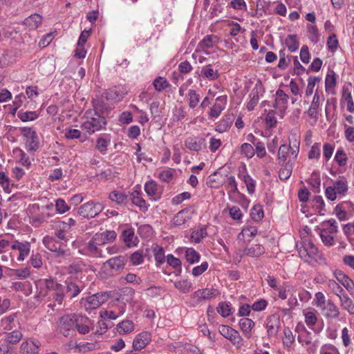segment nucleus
<instances>
[{"label": "nucleus", "instance_id": "dca6fc26", "mask_svg": "<svg viewBox=\"0 0 354 354\" xmlns=\"http://www.w3.org/2000/svg\"><path fill=\"white\" fill-rule=\"evenodd\" d=\"M75 330H77L80 334L85 335L90 331V325L91 322L90 319L86 316L76 314Z\"/></svg>", "mask_w": 354, "mask_h": 354}, {"label": "nucleus", "instance_id": "cd10ccee", "mask_svg": "<svg viewBox=\"0 0 354 354\" xmlns=\"http://www.w3.org/2000/svg\"><path fill=\"white\" fill-rule=\"evenodd\" d=\"M339 303L341 307L346 310L350 315H354V302L349 297V296L345 293L342 296H339Z\"/></svg>", "mask_w": 354, "mask_h": 354}, {"label": "nucleus", "instance_id": "ddd939ff", "mask_svg": "<svg viewBox=\"0 0 354 354\" xmlns=\"http://www.w3.org/2000/svg\"><path fill=\"white\" fill-rule=\"evenodd\" d=\"M127 93V91L124 88L114 87L106 90L102 94V99L104 98L107 101L116 102L122 100Z\"/></svg>", "mask_w": 354, "mask_h": 354}, {"label": "nucleus", "instance_id": "2eb2a0df", "mask_svg": "<svg viewBox=\"0 0 354 354\" xmlns=\"http://www.w3.org/2000/svg\"><path fill=\"white\" fill-rule=\"evenodd\" d=\"M151 337L149 332L144 331L138 334L133 341V348L135 351H140L151 342Z\"/></svg>", "mask_w": 354, "mask_h": 354}, {"label": "nucleus", "instance_id": "a19ab883", "mask_svg": "<svg viewBox=\"0 0 354 354\" xmlns=\"http://www.w3.org/2000/svg\"><path fill=\"white\" fill-rule=\"evenodd\" d=\"M219 39L214 35H206L200 42L199 45L202 48H210L218 43Z\"/></svg>", "mask_w": 354, "mask_h": 354}, {"label": "nucleus", "instance_id": "6e6d98bb", "mask_svg": "<svg viewBox=\"0 0 354 354\" xmlns=\"http://www.w3.org/2000/svg\"><path fill=\"white\" fill-rule=\"evenodd\" d=\"M342 100L347 104V109L349 112H354V103L351 92L344 89L342 93Z\"/></svg>", "mask_w": 354, "mask_h": 354}, {"label": "nucleus", "instance_id": "e433bc0d", "mask_svg": "<svg viewBox=\"0 0 354 354\" xmlns=\"http://www.w3.org/2000/svg\"><path fill=\"white\" fill-rule=\"evenodd\" d=\"M186 98L188 102L189 108L194 109L198 106L200 102L201 96L196 90L189 89L187 94L186 95Z\"/></svg>", "mask_w": 354, "mask_h": 354}, {"label": "nucleus", "instance_id": "6e6552de", "mask_svg": "<svg viewBox=\"0 0 354 354\" xmlns=\"http://www.w3.org/2000/svg\"><path fill=\"white\" fill-rule=\"evenodd\" d=\"M22 132L25 138L26 149L28 151H35L39 146V138L36 132L28 127L23 128Z\"/></svg>", "mask_w": 354, "mask_h": 354}, {"label": "nucleus", "instance_id": "393cba45", "mask_svg": "<svg viewBox=\"0 0 354 354\" xmlns=\"http://www.w3.org/2000/svg\"><path fill=\"white\" fill-rule=\"evenodd\" d=\"M201 74L209 80H215L218 78V68L212 64L204 66L201 69Z\"/></svg>", "mask_w": 354, "mask_h": 354}, {"label": "nucleus", "instance_id": "2f4dec72", "mask_svg": "<svg viewBox=\"0 0 354 354\" xmlns=\"http://www.w3.org/2000/svg\"><path fill=\"white\" fill-rule=\"evenodd\" d=\"M122 237L127 247L130 248L136 245V241L137 239L133 229L128 228L123 230Z\"/></svg>", "mask_w": 354, "mask_h": 354}, {"label": "nucleus", "instance_id": "f3484780", "mask_svg": "<svg viewBox=\"0 0 354 354\" xmlns=\"http://www.w3.org/2000/svg\"><path fill=\"white\" fill-rule=\"evenodd\" d=\"M127 261L126 256L120 255L108 259L104 263V266L109 267L112 270L120 271L124 268Z\"/></svg>", "mask_w": 354, "mask_h": 354}, {"label": "nucleus", "instance_id": "864d4df0", "mask_svg": "<svg viewBox=\"0 0 354 354\" xmlns=\"http://www.w3.org/2000/svg\"><path fill=\"white\" fill-rule=\"evenodd\" d=\"M207 235L206 228L201 227L199 230L192 232L191 234V239L193 242L196 243H200L201 241Z\"/></svg>", "mask_w": 354, "mask_h": 354}, {"label": "nucleus", "instance_id": "774afa93", "mask_svg": "<svg viewBox=\"0 0 354 354\" xmlns=\"http://www.w3.org/2000/svg\"><path fill=\"white\" fill-rule=\"evenodd\" d=\"M308 157L309 159H319L320 157V144L315 143L308 152Z\"/></svg>", "mask_w": 354, "mask_h": 354}, {"label": "nucleus", "instance_id": "6ab92c4d", "mask_svg": "<svg viewBox=\"0 0 354 354\" xmlns=\"http://www.w3.org/2000/svg\"><path fill=\"white\" fill-rule=\"evenodd\" d=\"M219 294L218 290L214 288H205L198 290L194 293V297L197 299L198 301L203 300H209L216 297Z\"/></svg>", "mask_w": 354, "mask_h": 354}, {"label": "nucleus", "instance_id": "39448f33", "mask_svg": "<svg viewBox=\"0 0 354 354\" xmlns=\"http://www.w3.org/2000/svg\"><path fill=\"white\" fill-rule=\"evenodd\" d=\"M104 205L94 201L82 204L77 209V214L84 218H93L100 214L104 209Z\"/></svg>", "mask_w": 354, "mask_h": 354}, {"label": "nucleus", "instance_id": "58836bf2", "mask_svg": "<svg viewBox=\"0 0 354 354\" xmlns=\"http://www.w3.org/2000/svg\"><path fill=\"white\" fill-rule=\"evenodd\" d=\"M41 16L38 14H34L27 17L24 21V24L30 29H36L41 23Z\"/></svg>", "mask_w": 354, "mask_h": 354}, {"label": "nucleus", "instance_id": "3c124183", "mask_svg": "<svg viewBox=\"0 0 354 354\" xmlns=\"http://www.w3.org/2000/svg\"><path fill=\"white\" fill-rule=\"evenodd\" d=\"M153 253L155 257V260L158 264H162L165 262V252L162 247L156 245L153 248Z\"/></svg>", "mask_w": 354, "mask_h": 354}, {"label": "nucleus", "instance_id": "20e7f679", "mask_svg": "<svg viewBox=\"0 0 354 354\" xmlns=\"http://www.w3.org/2000/svg\"><path fill=\"white\" fill-rule=\"evenodd\" d=\"M76 314L71 313L62 316L57 322V327L60 333L64 337L75 335V325Z\"/></svg>", "mask_w": 354, "mask_h": 354}, {"label": "nucleus", "instance_id": "a878e982", "mask_svg": "<svg viewBox=\"0 0 354 354\" xmlns=\"http://www.w3.org/2000/svg\"><path fill=\"white\" fill-rule=\"evenodd\" d=\"M191 218L190 211L187 209H184L178 212L173 218V223L176 226H180L185 224L188 220Z\"/></svg>", "mask_w": 354, "mask_h": 354}, {"label": "nucleus", "instance_id": "bb28decb", "mask_svg": "<svg viewBox=\"0 0 354 354\" xmlns=\"http://www.w3.org/2000/svg\"><path fill=\"white\" fill-rule=\"evenodd\" d=\"M281 167L279 171V177L282 180H286L290 178L292 171V160H288L286 163H281Z\"/></svg>", "mask_w": 354, "mask_h": 354}, {"label": "nucleus", "instance_id": "bf43d9fd", "mask_svg": "<svg viewBox=\"0 0 354 354\" xmlns=\"http://www.w3.org/2000/svg\"><path fill=\"white\" fill-rule=\"evenodd\" d=\"M28 263L35 268H41L43 265L41 255L39 253H32Z\"/></svg>", "mask_w": 354, "mask_h": 354}, {"label": "nucleus", "instance_id": "412c9836", "mask_svg": "<svg viewBox=\"0 0 354 354\" xmlns=\"http://www.w3.org/2000/svg\"><path fill=\"white\" fill-rule=\"evenodd\" d=\"M65 285V290L71 294V298L77 297L84 288L81 281L77 283L71 280H66Z\"/></svg>", "mask_w": 354, "mask_h": 354}, {"label": "nucleus", "instance_id": "9d476101", "mask_svg": "<svg viewBox=\"0 0 354 354\" xmlns=\"http://www.w3.org/2000/svg\"><path fill=\"white\" fill-rule=\"evenodd\" d=\"M108 299L109 295L106 292H97L86 297L84 306L86 309H95L105 303Z\"/></svg>", "mask_w": 354, "mask_h": 354}, {"label": "nucleus", "instance_id": "0eeeda50", "mask_svg": "<svg viewBox=\"0 0 354 354\" xmlns=\"http://www.w3.org/2000/svg\"><path fill=\"white\" fill-rule=\"evenodd\" d=\"M218 331L224 337L230 339L236 348H239L243 345V339L236 330L229 326L221 325Z\"/></svg>", "mask_w": 354, "mask_h": 354}, {"label": "nucleus", "instance_id": "f704fd0d", "mask_svg": "<svg viewBox=\"0 0 354 354\" xmlns=\"http://www.w3.org/2000/svg\"><path fill=\"white\" fill-rule=\"evenodd\" d=\"M232 123L233 118L230 115L225 116L218 122L215 129L219 133L226 132L230 129Z\"/></svg>", "mask_w": 354, "mask_h": 354}, {"label": "nucleus", "instance_id": "b1692460", "mask_svg": "<svg viewBox=\"0 0 354 354\" xmlns=\"http://www.w3.org/2000/svg\"><path fill=\"white\" fill-rule=\"evenodd\" d=\"M279 324V319L276 315H272L267 319L266 328L268 335L274 336L277 333Z\"/></svg>", "mask_w": 354, "mask_h": 354}, {"label": "nucleus", "instance_id": "79ce46f5", "mask_svg": "<svg viewBox=\"0 0 354 354\" xmlns=\"http://www.w3.org/2000/svg\"><path fill=\"white\" fill-rule=\"evenodd\" d=\"M337 75L336 73L331 71L330 73H328L325 80V88L326 91L329 93L336 86Z\"/></svg>", "mask_w": 354, "mask_h": 354}, {"label": "nucleus", "instance_id": "5fc2aeb1", "mask_svg": "<svg viewBox=\"0 0 354 354\" xmlns=\"http://www.w3.org/2000/svg\"><path fill=\"white\" fill-rule=\"evenodd\" d=\"M17 115L23 122L32 121L38 117V114L35 111H19Z\"/></svg>", "mask_w": 354, "mask_h": 354}, {"label": "nucleus", "instance_id": "49530a36", "mask_svg": "<svg viewBox=\"0 0 354 354\" xmlns=\"http://www.w3.org/2000/svg\"><path fill=\"white\" fill-rule=\"evenodd\" d=\"M304 315L305 318V322L309 327L315 326L317 322V317L316 312L314 310H304Z\"/></svg>", "mask_w": 354, "mask_h": 354}, {"label": "nucleus", "instance_id": "0e129e2a", "mask_svg": "<svg viewBox=\"0 0 354 354\" xmlns=\"http://www.w3.org/2000/svg\"><path fill=\"white\" fill-rule=\"evenodd\" d=\"M320 81V79L317 77H310L308 79V84L306 89V95H311L313 93L314 87L315 84Z\"/></svg>", "mask_w": 354, "mask_h": 354}, {"label": "nucleus", "instance_id": "09e8293b", "mask_svg": "<svg viewBox=\"0 0 354 354\" xmlns=\"http://www.w3.org/2000/svg\"><path fill=\"white\" fill-rule=\"evenodd\" d=\"M216 309L217 312L223 317H228L232 312L231 304L229 302H220Z\"/></svg>", "mask_w": 354, "mask_h": 354}, {"label": "nucleus", "instance_id": "423d86ee", "mask_svg": "<svg viewBox=\"0 0 354 354\" xmlns=\"http://www.w3.org/2000/svg\"><path fill=\"white\" fill-rule=\"evenodd\" d=\"M296 246L300 257L305 261L315 259L317 256L318 249L309 239H303Z\"/></svg>", "mask_w": 354, "mask_h": 354}, {"label": "nucleus", "instance_id": "c85d7f7f", "mask_svg": "<svg viewBox=\"0 0 354 354\" xmlns=\"http://www.w3.org/2000/svg\"><path fill=\"white\" fill-rule=\"evenodd\" d=\"M265 253L264 248L260 244L247 247L243 250V254L250 257H257Z\"/></svg>", "mask_w": 354, "mask_h": 354}, {"label": "nucleus", "instance_id": "f257e3e1", "mask_svg": "<svg viewBox=\"0 0 354 354\" xmlns=\"http://www.w3.org/2000/svg\"><path fill=\"white\" fill-rule=\"evenodd\" d=\"M314 301L315 305L326 319H336L339 317V307L331 299H326L323 292H317Z\"/></svg>", "mask_w": 354, "mask_h": 354}, {"label": "nucleus", "instance_id": "69168bd1", "mask_svg": "<svg viewBox=\"0 0 354 354\" xmlns=\"http://www.w3.org/2000/svg\"><path fill=\"white\" fill-rule=\"evenodd\" d=\"M155 89L158 91H161L168 87L169 84L165 78L162 77H158L155 79L153 83Z\"/></svg>", "mask_w": 354, "mask_h": 354}, {"label": "nucleus", "instance_id": "37998d69", "mask_svg": "<svg viewBox=\"0 0 354 354\" xmlns=\"http://www.w3.org/2000/svg\"><path fill=\"white\" fill-rule=\"evenodd\" d=\"M53 291L55 292L52 295L53 300L58 305H62L65 296V286L61 284Z\"/></svg>", "mask_w": 354, "mask_h": 354}, {"label": "nucleus", "instance_id": "4c0bfd02", "mask_svg": "<svg viewBox=\"0 0 354 354\" xmlns=\"http://www.w3.org/2000/svg\"><path fill=\"white\" fill-rule=\"evenodd\" d=\"M22 333L19 330H14L11 333H5L2 339L4 342L15 344L22 338Z\"/></svg>", "mask_w": 354, "mask_h": 354}, {"label": "nucleus", "instance_id": "8fccbe9b", "mask_svg": "<svg viewBox=\"0 0 354 354\" xmlns=\"http://www.w3.org/2000/svg\"><path fill=\"white\" fill-rule=\"evenodd\" d=\"M263 208L260 205H255L251 209L250 216L254 221H259L263 218Z\"/></svg>", "mask_w": 354, "mask_h": 354}, {"label": "nucleus", "instance_id": "a18cd8bd", "mask_svg": "<svg viewBox=\"0 0 354 354\" xmlns=\"http://www.w3.org/2000/svg\"><path fill=\"white\" fill-rule=\"evenodd\" d=\"M290 149H291L290 145L288 146L286 145H281L279 147V149L278 151V155H277L279 164H281V163L284 164V163L287 162L286 160H287L288 155L290 153Z\"/></svg>", "mask_w": 354, "mask_h": 354}, {"label": "nucleus", "instance_id": "aec40b11", "mask_svg": "<svg viewBox=\"0 0 354 354\" xmlns=\"http://www.w3.org/2000/svg\"><path fill=\"white\" fill-rule=\"evenodd\" d=\"M288 98V95L285 93L282 89H278L276 91V99L274 104V107L279 109L281 111H284L287 108Z\"/></svg>", "mask_w": 354, "mask_h": 354}, {"label": "nucleus", "instance_id": "680f3d73", "mask_svg": "<svg viewBox=\"0 0 354 354\" xmlns=\"http://www.w3.org/2000/svg\"><path fill=\"white\" fill-rule=\"evenodd\" d=\"M328 287L332 290L333 292L339 298V296H342L346 293L344 290L335 280L328 281Z\"/></svg>", "mask_w": 354, "mask_h": 354}, {"label": "nucleus", "instance_id": "338daca9", "mask_svg": "<svg viewBox=\"0 0 354 354\" xmlns=\"http://www.w3.org/2000/svg\"><path fill=\"white\" fill-rule=\"evenodd\" d=\"M225 107V106H224L223 104H221L220 103H214V104L211 107L209 110V117L218 118Z\"/></svg>", "mask_w": 354, "mask_h": 354}, {"label": "nucleus", "instance_id": "473e14b6", "mask_svg": "<svg viewBox=\"0 0 354 354\" xmlns=\"http://www.w3.org/2000/svg\"><path fill=\"white\" fill-rule=\"evenodd\" d=\"M283 335L284 337L282 340L283 344L286 348L287 351L290 352L293 350L292 346L295 342V337L289 328H285L283 329Z\"/></svg>", "mask_w": 354, "mask_h": 354}, {"label": "nucleus", "instance_id": "4d7b16f0", "mask_svg": "<svg viewBox=\"0 0 354 354\" xmlns=\"http://www.w3.org/2000/svg\"><path fill=\"white\" fill-rule=\"evenodd\" d=\"M241 153L248 158H252L254 154V149L250 143H243L241 146Z\"/></svg>", "mask_w": 354, "mask_h": 354}, {"label": "nucleus", "instance_id": "052dcab7", "mask_svg": "<svg viewBox=\"0 0 354 354\" xmlns=\"http://www.w3.org/2000/svg\"><path fill=\"white\" fill-rule=\"evenodd\" d=\"M174 286L181 292L185 293L189 292L192 287V283L187 279H183L176 281Z\"/></svg>", "mask_w": 354, "mask_h": 354}, {"label": "nucleus", "instance_id": "7c9ffc66", "mask_svg": "<svg viewBox=\"0 0 354 354\" xmlns=\"http://www.w3.org/2000/svg\"><path fill=\"white\" fill-rule=\"evenodd\" d=\"M135 325L131 320L124 319L117 325V330L120 335L130 333L134 330Z\"/></svg>", "mask_w": 354, "mask_h": 354}, {"label": "nucleus", "instance_id": "5701e85b", "mask_svg": "<svg viewBox=\"0 0 354 354\" xmlns=\"http://www.w3.org/2000/svg\"><path fill=\"white\" fill-rule=\"evenodd\" d=\"M185 147L194 151H198L202 149L205 145V139L198 138H188L185 142Z\"/></svg>", "mask_w": 354, "mask_h": 354}, {"label": "nucleus", "instance_id": "c03bdc74", "mask_svg": "<svg viewBox=\"0 0 354 354\" xmlns=\"http://www.w3.org/2000/svg\"><path fill=\"white\" fill-rule=\"evenodd\" d=\"M285 44L290 52L296 51L299 46V41L295 35H288L285 40Z\"/></svg>", "mask_w": 354, "mask_h": 354}, {"label": "nucleus", "instance_id": "de8ad7c7", "mask_svg": "<svg viewBox=\"0 0 354 354\" xmlns=\"http://www.w3.org/2000/svg\"><path fill=\"white\" fill-rule=\"evenodd\" d=\"M200 254L194 248H187L185 251V258L187 261L191 263H195L199 261Z\"/></svg>", "mask_w": 354, "mask_h": 354}, {"label": "nucleus", "instance_id": "f03ea898", "mask_svg": "<svg viewBox=\"0 0 354 354\" xmlns=\"http://www.w3.org/2000/svg\"><path fill=\"white\" fill-rule=\"evenodd\" d=\"M86 120L82 124V128L89 134L101 130L106 124L105 118L95 111L93 113L92 111H87L86 113Z\"/></svg>", "mask_w": 354, "mask_h": 354}, {"label": "nucleus", "instance_id": "1a4fd4ad", "mask_svg": "<svg viewBox=\"0 0 354 354\" xmlns=\"http://www.w3.org/2000/svg\"><path fill=\"white\" fill-rule=\"evenodd\" d=\"M60 283H57L56 281L53 279H41L38 280L36 282V286L39 292L37 293V297L40 298H44L47 295V290H54Z\"/></svg>", "mask_w": 354, "mask_h": 354}, {"label": "nucleus", "instance_id": "603ef678", "mask_svg": "<svg viewBox=\"0 0 354 354\" xmlns=\"http://www.w3.org/2000/svg\"><path fill=\"white\" fill-rule=\"evenodd\" d=\"M250 101L248 102L247 104V109L249 111H252L254 109L255 106L259 102V91L257 88H254L252 90L250 94Z\"/></svg>", "mask_w": 354, "mask_h": 354}, {"label": "nucleus", "instance_id": "e2e57ef3", "mask_svg": "<svg viewBox=\"0 0 354 354\" xmlns=\"http://www.w3.org/2000/svg\"><path fill=\"white\" fill-rule=\"evenodd\" d=\"M15 315H10L1 319V326L6 330H11L14 327V320L15 319Z\"/></svg>", "mask_w": 354, "mask_h": 354}, {"label": "nucleus", "instance_id": "4468645a", "mask_svg": "<svg viewBox=\"0 0 354 354\" xmlns=\"http://www.w3.org/2000/svg\"><path fill=\"white\" fill-rule=\"evenodd\" d=\"M41 344L37 339H28L20 346L21 354H38Z\"/></svg>", "mask_w": 354, "mask_h": 354}, {"label": "nucleus", "instance_id": "13d9d810", "mask_svg": "<svg viewBox=\"0 0 354 354\" xmlns=\"http://www.w3.org/2000/svg\"><path fill=\"white\" fill-rule=\"evenodd\" d=\"M347 156L344 151L342 149H339L335 156V160L337 165L340 167H344L347 162Z\"/></svg>", "mask_w": 354, "mask_h": 354}, {"label": "nucleus", "instance_id": "ea45409f", "mask_svg": "<svg viewBox=\"0 0 354 354\" xmlns=\"http://www.w3.org/2000/svg\"><path fill=\"white\" fill-rule=\"evenodd\" d=\"M18 248L19 255L17 257V260L19 261H23L27 258V257L30 254V243L28 241L21 242Z\"/></svg>", "mask_w": 354, "mask_h": 354}, {"label": "nucleus", "instance_id": "a211bd4d", "mask_svg": "<svg viewBox=\"0 0 354 354\" xmlns=\"http://www.w3.org/2000/svg\"><path fill=\"white\" fill-rule=\"evenodd\" d=\"M334 275L337 281L342 284L351 295H354V283L351 278L341 270H335Z\"/></svg>", "mask_w": 354, "mask_h": 354}, {"label": "nucleus", "instance_id": "4be33fe9", "mask_svg": "<svg viewBox=\"0 0 354 354\" xmlns=\"http://www.w3.org/2000/svg\"><path fill=\"white\" fill-rule=\"evenodd\" d=\"M117 236V234L113 230H106L101 233H96L93 237L95 240L104 245L109 242L113 241Z\"/></svg>", "mask_w": 354, "mask_h": 354}, {"label": "nucleus", "instance_id": "f8f14e48", "mask_svg": "<svg viewBox=\"0 0 354 354\" xmlns=\"http://www.w3.org/2000/svg\"><path fill=\"white\" fill-rule=\"evenodd\" d=\"M100 245H102V244L95 240V237L93 236L84 249L85 254L94 258H105V254L99 248Z\"/></svg>", "mask_w": 354, "mask_h": 354}, {"label": "nucleus", "instance_id": "c9c22d12", "mask_svg": "<svg viewBox=\"0 0 354 354\" xmlns=\"http://www.w3.org/2000/svg\"><path fill=\"white\" fill-rule=\"evenodd\" d=\"M130 200L132 203L141 209H147L146 201L141 196V193L139 191L135 190L130 194Z\"/></svg>", "mask_w": 354, "mask_h": 354}, {"label": "nucleus", "instance_id": "c756f323", "mask_svg": "<svg viewBox=\"0 0 354 354\" xmlns=\"http://www.w3.org/2000/svg\"><path fill=\"white\" fill-rule=\"evenodd\" d=\"M239 326L245 337L250 338L251 336V330L254 326V322L251 319L244 317L240 319Z\"/></svg>", "mask_w": 354, "mask_h": 354}, {"label": "nucleus", "instance_id": "9b49d317", "mask_svg": "<svg viewBox=\"0 0 354 354\" xmlns=\"http://www.w3.org/2000/svg\"><path fill=\"white\" fill-rule=\"evenodd\" d=\"M44 245L51 252H55L57 257L64 256L66 251L64 249L63 243L57 241L55 238L46 236L43 239Z\"/></svg>", "mask_w": 354, "mask_h": 354}, {"label": "nucleus", "instance_id": "72a5a7b5", "mask_svg": "<svg viewBox=\"0 0 354 354\" xmlns=\"http://www.w3.org/2000/svg\"><path fill=\"white\" fill-rule=\"evenodd\" d=\"M109 198L113 202H115L118 205H125L128 200L129 196L125 194L114 190L109 194Z\"/></svg>", "mask_w": 354, "mask_h": 354}, {"label": "nucleus", "instance_id": "7ed1b4c3", "mask_svg": "<svg viewBox=\"0 0 354 354\" xmlns=\"http://www.w3.org/2000/svg\"><path fill=\"white\" fill-rule=\"evenodd\" d=\"M348 190V181L344 177H340L334 181L332 185L326 188L325 195L328 200L333 201L338 196H345Z\"/></svg>", "mask_w": 354, "mask_h": 354}]
</instances>
